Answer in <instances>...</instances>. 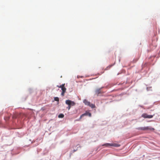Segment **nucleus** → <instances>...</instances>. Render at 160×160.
Wrapping results in <instances>:
<instances>
[{"label":"nucleus","mask_w":160,"mask_h":160,"mask_svg":"<svg viewBox=\"0 0 160 160\" xmlns=\"http://www.w3.org/2000/svg\"><path fill=\"white\" fill-rule=\"evenodd\" d=\"M65 103L68 106H73L75 105V102L69 100H66L65 101Z\"/></svg>","instance_id":"obj_3"},{"label":"nucleus","mask_w":160,"mask_h":160,"mask_svg":"<svg viewBox=\"0 0 160 160\" xmlns=\"http://www.w3.org/2000/svg\"><path fill=\"white\" fill-rule=\"evenodd\" d=\"M142 117L144 118H152L153 116L152 115H148L147 113H143L142 115Z\"/></svg>","instance_id":"obj_6"},{"label":"nucleus","mask_w":160,"mask_h":160,"mask_svg":"<svg viewBox=\"0 0 160 160\" xmlns=\"http://www.w3.org/2000/svg\"><path fill=\"white\" fill-rule=\"evenodd\" d=\"M139 129L142 130H154V129L153 128H150L148 127H141L139 128Z\"/></svg>","instance_id":"obj_4"},{"label":"nucleus","mask_w":160,"mask_h":160,"mask_svg":"<svg viewBox=\"0 0 160 160\" xmlns=\"http://www.w3.org/2000/svg\"><path fill=\"white\" fill-rule=\"evenodd\" d=\"M71 107V106H68V107H67V108H68V110H69L70 109Z\"/></svg>","instance_id":"obj_14"},{"label":"nucleus","mask_w":160,"mask_h":160,"mask_svg":"<svg viewBox=\"0 0 160 160\" xmlns=\"http://www.w3.org/2000/svg\"><path fill=\"white\" fill-rule=\"evenodd\" d=\"M101 89L100 88L97 89L95 91V94L98 96L100 93H101Z\"/></svg>","instance_id":"obj_7"},{"label":"nucleus","mask_w":160,"mask_h":160,"mask_svg":"<svg viewBox=\"0 0 160 160\" xmlns=\"http://www.w3.org/2000/svg\"><path fill=\"white\" fill-rule=\"evenodd\" d=\"M61 89L62 91V92H66V88L65 87V86L63 87V88H62Z\"/></svg>","instance_id":"obj_9"},{"label":"nucleus","mask_w":160,"mask_h":160,"mask_svg":"<svg viewBox=\"0 0 160 160\" xmlns=\"http://www.w3.org/2000/svg\"><path fill=\"white\" fill-rule=\"evenodd\" d=\"M75 151H76L75 150H74V152H75Z\"/></svg>","instance_id":"obj_16"},{"label":"nucleus","mask_w":160,"mask_h":160,"mask_svg":"<svg viewBox=\"0 0 160 160\" xmlns=\"http://www.w3.org/2000/svg\"><path fill=\"white\" fill-rule=\"evenodd\" d=\"M65 92H62L61 93V95L62 96H63L64 95V93H65Z\"/></svg>","instance_id":"obj_13"},{"label":"nucleus","mask_w":160,"mask_h":160,"mask_svg":"<svg viewBox=\"0 0 160 160\" xmlns=\"http://www.w3.org/2000/svg\"><path fill=\"white\" fill-rule=\"evenodd\" d=\"M54 100L55 101L58 102L59 101V98L58 97H54Z\"/></svg>","instance_id":"obj_10"},{"label":"nucleus","mask_w":160,"mask_h":160,"mask_svg":"<svg viewBox=\"0 0 160 160\" xmlns=\"http://www.w3.org/2000/svg\"><path fill=\"white\" fill-rule=\"evenodd\" d=\"M88 116L89 117H91V114L88 112H86L84 114H82L80 117L79 119H80L82 118V117L84 116Z\"/></svg>","instance_id":"obj_5"},{"label":"nucleus","mask_w":160,"mask_h":160,"mask_svg":"<svg viewBox=\"0 0 160 160\" xmlns=\"http://www.w3.org/2000/svg\"><path fill=\"white\" fill-rule=\"evenodd\" d=\"M60 86H58V85H57V87L59 88V87Z\"/></svg>","instance_id":"obj_15"},{"label":"nucleus","mask_w":160,"mask_h":160,"mask_svg":"<svg viewBox=\"0 0 160 160\" xmlns=\"http://www.w3.org/2000/svg\"><path fill=\"white\" fill-rule=\"evenodd\" d=\"M83 102L85 105L89 106L92 108L95 107V105L94 104L91 103L90 102L86 99H84L83 101Z\"/></svg>","instance_id":"obj_1"},{"label":"nucleus","mask_w":160,"mask_h":160,"mask_svg":"<svg viewBox=\"0 0 160 160\" xmlns=\"http://www.w3.org/2000/svg\"><path fill=\"white\" fill-rule=\"evenodd\" d=\"M64 117V115L63 114H60L58 116L59 118H63Z\"/></svg>","instance_id":"obj_8"},{"label":"nucleus","mask_w":160,"mask_h":160,"mask_svg":"<svg viewBox=\"0 0 160 160\" xmlns=\"http://www.w3.org/2000/svg\"><path fill=\"white\" fill-rule=\"evenodd\" d=\"M102 146H105L106 147H108L109 146H113L116 147H119L120 146V145L116 143H106L102 145Z\"/></svg>","instance_id":"obj_2"},{"label":"nucleus","mask_w":160,"mask_h":160,"mask_svg":"<svg viewBox=\"0 0 160 160\" xmlns=\"http://www.w3.org/2000/svg\"><path fill=\"white\" fill-rule=\"evenodd\" d=\"M65 83L62 84V85L59 86V88H61L62 89V88H63V87L65 86Z\"/></svg>","instance_id":"obj_11"},{"label":"nucleus","mask_w":160,"mask_h":160,"mask_svg":"<svg viewBox=\"0 0 160 160\" xmlns=\"http://www.w3.org/2000/svg\"><path fill=\"white\" fill-rule=\"evenodd\" d=\"M17 115L16 114L12 116V118L13 119L16 118H17Z\"/></svg>","instance_id":"obj_12"}]
</instances>
